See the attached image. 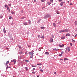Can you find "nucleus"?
Wrapping results in <instances>:
<instances>
[{"label": "nucleus", "instance_id": "f257e3e1", "mask_svg": "<svg viewBox=\"0 0 77 77\" xmlns=\"http://www.w3.org/2000/svg\"><path fill=\"white\" fill-rule=\"evenodd\" d=\"M29 54L30 55H31L30 58H33V52H29Z\"/></svg>", "mask_w": 77, "mask_h": 77}, {"label": "nucleus", "instance_id": "f03ea898", "mask_svg": "<svg viewBox=\"0 0 77 77\" xmlns=\"http://www.w3.org/2000/svg\"><path fill=\"white\" fill-rule=\"evenodd\" d=\"M68 30H61L59 31L60 33H62V32H68Z\"/></svg>", "mask_w": 77, "mask_h": 77}, {"label": "nucleus", "instance_id": "7ed1b4c3", "mask_svg": "<svg viewBox=\"0 0 77 77\" xmlns=\"http://www.w3.org/2000/svg\"><path fill=\"white\" fill-rule=\"evenodd\" d=\"M71 48H70L68 47L66 48V51H68V52H69V51H70V49Z\"/></svg>", "mask_w": 77, "mask_h": 77}, {"label": "nucleus", "instance_id": "20e7f679", "mask_svg": "<svg viewBox=\"0 0 77 77\" xmlns=\"http://www.w3.org/2000/svg\"><path fill=\"white\" fill-rule=\"evenodd\" d=\"M50 14L47 15L45 17H44L43 18H44V19H46V18H47V17H49V16H50Z\"/></svg>", "mask_w": 77, "mask_h": 77}, {"label": "nucleus", "instance_id": "39448f33", "mask_svg": "<svg viewBox=\"0 0 77 77\" xmlns=\"http://www.w3.org/2000/svg\"><path fill=\"white\" fill-rule=\"evenodd\" d=\"M11 62H14V64H15V63H16V60H11Z\"/></svg>", "mask_w": 77, "mask_h": 77}, {"label": "nucleus", "instance_id": "423d86ee", "mask_svg": "<svg viewBox=\"0 0 77 77\" xmlns=\"http://www.w3.org/2000/svg\"><path fill=\"white\" fill-rule=\"evenodd\" d=\"M23 24L25 26H26V25H28V24L27 23V22H25L23 23Z\"/></svg>", "mask_w": 77, "mask_h": 77}, {"label": "nucleus", "instance_id": "0eeeda50", "mask_svg": "<svg viewBox=\"0 0 77 77\" xmlns=\"http://www.w3.org/2000/svg\"><path fill=\"white\" fill-rule=\"evenodd\" d=\"M59 47L60 48H62V47H63V46H64V45H59Z\"/></svg>", "mask_w": 77, "mask_h": 77}, {"label": "nucleus", "instance_id": "6e6552de", "mask_svg": "<svg viewBox=\"0 0 77 77\" xmlns=\"http://www.w3.org/2000/svg\"><path fill=\"white\" fill-rule=\"evenodd\" d=\"M3 32L4 33H6V30L5 29V28H4L3 29Z\"/></svg>", "mask_w": 77, "mask_h": 77}, {"label": "nucleus", "instance_id": "1a4fd4ad", "mask_svg": "<svg viewBox=\"0 0 77 77\" xmlns=\"http://www.w3.org/2000/svg\"><path fill=\"white\" fill-rule=\"evenodd\" d=\"M61 39H65V36L63 35L61 37Z\"/></svg>", "mask_w": 77, "mask_h": 77}, {"label": "nucleus", "instance_id": "9d476101", "mask_svg": "<svg viewBox=\"0 0 77 77\" xmlns=\"http://www.w3.org/2000/svg\"><path fill=\"white\" fill-rule=\"evenodd\" d=\"M51 42H52L53 41V39L52 38H51L50 40Z\"/></svg>", "mask_w": 77, "mask_h": 77}, {"label": "nucleus", "instance_id": "9b49d317", "mask_svg": "<svg viewBox=\"0 0 77 77\" xmlns=\"http://www.w3.org/2000/svg\"><path fill=\"white\" fill-rule=\"evenodd\" d=\"M74 23H75V26H77V21H75Z\"/></svg>", "mask_w": 77, "mask_h": 77}, {"label": "nucleus", "instance_id": "f8f14e48", "mask_svg": "<svg viewBox=\"0 0 77 77\" xmlns=\"http://www.w3.org/2000/svg\"><path fill=\"white\" fill-rule=\"evenodd\" d=\"M54 27H56V24L55 23H54Z\"/></svg>", "mask_w": 77, "mask_h": 77}, {"label": "nucleus", "instance_id": "ddd939ff", "mask_svg": "<svg viewBox=\"0 0 77 77\" xmlns=\"http://www.w3.org/2000/svg\"><path fill=\"white\" fill-rule=\"evenodd\" d=\"M45 36L44 35H43L42 37H41V38L42 39H44Z\"/></svg>", "mask_w": 77, "mask_h": 77}, {"label": "nucleus", "instance_id": "4468645a", "mask_svg": "<svg viewBox=\"0 0 77 77\" xmlns=\"http://www.w3.org/2000/svg\"><path fill=\"white\" fill-rule=\"evenodd\" d=\"M70 36V34L69 33H68L66 35V36Z\"/></svg>", "mask_w": 77, "mask_h": 77}, {"label": "nucleus", "instance_id": "2eb2a0df", "mask_svg": "<svg viewBox=\"0 0 77 77\" xmlns=\"http://www.w3.org/2000/svg\"><path fill=\"white\" fill-rule=\"evenodd\" d=\"M28 21L29 22V24H32V22L30 20H28Z\"/></svg>", "mask_w": 77, "mask_h": 77}, {"label": "nucleus", "instance_id": "dca6fc26", "mask_svg": "<svg viewBox=\"0 0 77 77\" xmlns=\"http://www.w3.org/2000/svg\"><path fill=\"white\" fill-rule=\"evenodd\" d=\"M63 3L62 2H61V3L60 4V6H63Z\"/></svg>", "mask_w": 77, "mask_h": 77}, {"label": "nucleus", "instance_id": "f3484780", "mask_svg": "<svg viewBox=\"0 0 77 77\" xmlns=\"http://www.w3.org/2000/svg\"><path fill=\"white\" fill-rule=\"evenodd\" d=\"M53 50H55L56 51H58L59 49H58L55 48L54 49H53Z\"/></svg>", "mask_w": 77, "mask_h": 77}, {"label": "nucleus", "instance_id": "a211bd4d", "mask_svg": "<svg viewBox=\"0 0 77 77\" xmlns=\"http://www.w3.org/2000/svg\"><path fill=\"white\" fill-rule=\"evenodd\" d=\"M41 29H45V27H44L42 26L41 27Z\"/></svg>", "mask_w": 77, "mask_h": 77}, {"label": "nucleus", "instance_id": "6ab92c4d", "mask_svg": "<svg viewBox=\"0 0 77 77\" xmlns=\"http://www.w3.org/2000/svg\"><path fill=\"white\" fill-rule=\"evenodd\" d=\"M45 54H49V53L48 52H46L45 53Z\"/></svg>", "mask_w": 77, "mask_h": 77}, {"label": "nucleus", "instance_id": "aec40b11", "mask_svg": "<svg viewBox=\"0 0 77 77\" xmlns=\"http://www.w3.org/2000/svg\"><path fill=\"white\" fill-rule=\"evenodd\" d=\"M68 60V59L67 58H65L64 59V60L65 61V60Z\"/></svg>", "mask_w": 77, "mask_h": 77}, {"label": "nucleus", "instance_id": "412c9836", "mask_svg": "<svg viewBox=\"0 0 77 77\" xmlns=\"http://www.w3.org/2000/svg\"><path fill=\"white\" fill-rule=\"evenodd\" d=\"M11 14H14V13H15V12H14V11H12L11 12Z\"/></svg>", "mask_w": 77, "mask_h": 77}, {"label": "nucleus", "instance_id": "4be33fe9", "mask_svg": "<svg viewBox=\"0 0 77 77\" xmlns=\"http://www.w3.org/2000/svg\"><path fill=\"white\" fill-rule=\"evenodd\" d=\"M51 4V2H48V5H50Z\"/></svg>", "mask_w": 77, "mask_h": 77}, {"label": "nucleus", "instance_id": "5701e85b", "mask_svg": "<svg viewBox=\"0 0 77 77\" xmlns=\"http://www.w3.org/2000/svg\"><path fill=\"white\" fill-rule=\"evenodd\" d=\"M25 69L26 71H27L28 70V69L27 68V67H25Z\"/></svg>", "mask_w": 77, "mask_h": 77}, {"label": "nucleus", "instance_id": "b1692460", "mask_svg": "<svg viewBox=\"0 0 77 77\" xmlns=\"http://www.w3.org/2000/svg\"><path fill=\"white\" fill-rule=\"evenodd\" d=\"M3 18V16L2 15H0V18Z\"/></svg>", "mask_w": 77, "mask_h": 77}, {"label": "nucleus", "instance_id": "393cba45", "mask_svg": "<svg viewBox=\"0 0 77 77\" xmlns=\"http://www.w3.org/2000/svg\"><path fill=\"white\" fill-rule=\"evenodd\" d=\"M56 13H57V14H59V11H57Z\"/></svg>", "mask_w": 77, "mask_h": 77}, {"label": "nucleus", "instance_id": "a878e982", "mask_svg": "<svg viewBox=\"0 0 77 77\" xmlns=\"http://www.w3.org/2000/svg\"><path fill=\"white\" fill-rule=\"evenodd\" d=\"M50 2L51 3H53V0H51Z\"/></svg>", "mask_w": 77, "mask_h": 77}, {"label": "nucleus", "instance_id": "bb28decb", "mask_svg": "<svg viewBox=\"0 0 77 77\" xmlns=\"http://www.w3.org/2000/svg\"><path fill=\"white\" fill-rule=\"evenodd\" d=\"M72 42H75V41L73 39H72Z\"/></svg>", "mask_w": 77, "mask_h": 77}, {"label": "nucleus", "instance_id": "cd10ccee", "mask_svg": "<svg viewBox=\"0 0 77 77\" xmlns=\"http://www.w3.org/2000/svg\"><path fill=\"white\" fill-rule=\"evenodd\" d=\"M41 1L42 2H45V0H41Z\"/></svg>", "mask_w": 77, "mask_h": 77}, {"label": "nucleus", "instance_id": "c85d7f7f", "mask_svg": "<svg viewBox=\"0 0 77 77\" xmlns=\"http://www.w3.org/2000/svg\"><path fill=\"white\" fill-rule=\"evenodd\" d=\"M9 62V61H7L6 62V64H8V63Z\"/></svg>", "mask_w": 77, "mask_h": 77}, {"label": "nucleus", "instance_id": "c756f323", "mask_svg": "<svg viewBox=\"0 0 77 77\" xmlns=\"http://www.w3.org/2000/svg\"><path fill=\"white\" fill-rule=\"evenodd\" d=\"M9 19H10V20L12 19V17L10 16L9 17Z\"/></svg>", "mask_w": 77, "mask_h": 77}, {"label": "nucleus", "instance_id": "7c9ffc66", "mask_svg": "<svg viewBox=\"0 0 77 77\" xmlns=\"http://www.w3.org/2000/svg\"><path fill=\"white\" fill-rule=\"evenodd\" d=\"M64 53V52H63V51H62L61 52V54H63Z\"/></svg>", "mask_w": 77, "mask_h": 77}, {"label": "nucleus", "instance_id": "2f4dec72", "mask_svg": "<svg viewBox=\"0 0 77 77\" xmlns=\"http://www.w3.org/2000/svg\"><path fill=\"white\" fill-rule=\"evenodd\" d=\"M38 65H42V64L41 63H39V64H37Z\"/></svg>", "mask_w": 77, "mask_h": 77}, {"label": "nucleus", "instance_id": "473e14b6", "mask_svg": "<svg viewBox=\"0 0 77 77\" xmlns=\"http://www.w3.org/2000/svg\"><path fill=\"white\" fill-rule=\"evenodd\" d=\"M62 56V54H59V56Z\"/></svg>", "mask_w": 77, "mask_h": 77}, {"label": "nucleus", "instance_id": "72a5a7b5", "mask_svg": "<svg viewBox=\"0 0 77 77\" xmlns=\"http://www.w3.org/2000/svg\"><path fill=\"white\" fill-rule=\"evenodd\" d=\"M5 8H6V7H8V5H5Z\"/></svg>", "mask_w": 77, "mask_h": 77}, {"label": "nucleus", "instance_id": "f704fd0d", "mask_svg": "<svg viewBox=\"0 0 77 77\" xmlns=\"http://www.w3.org/2000/svg\"><path fill=\"white\" fill-rule=\"evenodd\" d=\"M32 67H36V66H33L32 65Z\"/></svg>", "mask_w": 77, "mask_h": 77}, {"label": "nucleus", "instance_id": "c9c22d12", "mask_svg": "<svg viewBox=\"0 0 77 77\" xmlns=\"http://www.w3.org/2000/svg\"><path fill=\"white\" fill-rule=\"evenodd\" d=\"M8 68H11V67H7L6 69H8Z\"/></svg>", "mask_w": 77, "mask_h": 77}, {"label": "nucleus", "instance_id": "e433bc0d", "mask_svg": "<svg viewBox=\"0 0 77 77\" xmlns=\"http://www.w3.org/2000/svg\"><path fill=\"white\" fill-rule=\"evenodd\" d=\"M42 72H43V70L41 69L40 70Z\"/></svg>", "mask_w": 77, "mask_h": 77}, {"label": "nucleus", "instance_id": "4c0bfd02", "mask_svg": "<svg viewBox=\"0 0 77 77\" xmlns=\"http://www.w3.org/2000/svg\"><path fill=\"white\" fill-rule=\"evenodd\" d=\"M54 74H55L56 75V74H57L56 72H54Z\"/></svg>", "mask_w": 77, "mask_h": 77}, {"label": "nucleus", "instance_id": "58836bf2", "mask_svg": "<svg viewBox=\"0 0 77 77\" xmlns=\"http://www.w3.org/2000/svg\"><path fill=\"white\" fill-rule=\"evenodd\" d=\"M23 10H22L21 11V12L22 13V14H23Z\"/></svg>", "mask_w": 77, "mask_h": 77}, {"label": "nucleus", "instance_id": "ea45409f", "mask_svg": "<svg viewBox=\"0 0 77 77\" xmlns=\"http://www.w3.org/2000/svg\"><path fill=\"white\" fill-rule=\"evenodd\" d=\"M52 38H54V36H53V35H52Z\"/></svg>", "mask_w": 77, "mask_h": 77}, {"label": "nucleus", "instance_id": "a19ab883", "mask_svg": "<svg viewBox=\"0 0 77 77\" xmlns=\"http://www.w3.org/2000/svg\"><path fill=\"white\" fill-rule=\"evenodd\" d=\"M45 8V6H44L43 7H42V9H44V8Z\"/></svg>", "mask_w": 77, "mask_h": 77}, {"label": "nucleus", "instance_id": "79ce46f5", "mask_svg": "<svg viewBox=\"0 0 77 77\" xmlns=\"http://www.w3.org/2000/svg\"><path fill=\"white\" fill-rule=\"evenodd\" d=\"M24 18L23 17H22V18H21V20H23V19H24Z\"/></svg>", "mask_w": 77, "mask_h": 77}, {"label": "nucleus", "instance_id": "37998d69", "mask_svg": "<svg viewBox=\"0 0 77 77\" xmlns=\"http://www.w3.org/2000/svg\"><path fill=\"white\" fill-rule=\"evenodd\" d=\"M77 36V34H76L75 35V37H76Z\"/></svg>", "mask_w": 77, "mask_h": 77}, {"label": "nucleus", "instance_id": "c03bdc74", "mask_svg": "<svg viewBox=\"0 0 77 77\" xmlns=\"http://www.w3.org/2000/svg\"><path fill=\"white\" fill-rule=\"evenodd\" d=\"M38 38H40V37H41V36H40V35H39L38 36Z\"/></svg>", "mask_w": 77, "mask_h": 77}, {"label": "nucleus", "instance_id": "a18cd8bd", "mask_svg": "<svg viewBox=\"0 0 77 77\" xmlns=\"http://www.w3.org/2000/svg\"><path fill=\"white\" fill-rule=\"evenodd\" d=\"M7 9L8 10L9 9V7L8 6L7 7Z\"/></svg>", "mask_w": 77, "mask_h": 77}, {"label": "nucleus", "instance_id": "49530a36", "mask_svg": "<svg viewBox=\"0 0 77 77\" xmlns=\"http://www.w3.org/2000/svg\"><path fill=\"white\" fill-rule=\"evenodd\" d=\"M25 61H26V62H29V60H25Z\"/></svg>", "mask_w": 77, "mask_h": 77}, {"label": "nucleus", "instance_id": "de8ad7c7", "mask_svg": "<svg viewBox=\"0 0 77 77\" xmlns=\"http://www.w3.org/2000/svg\"><path fill=\"white\" fill-rule=\"evenodd\" d=\"M70 5H72V3H70Z\"/></svg>", "mask_w": 77, "mask_h": 77}, {"label": "nucleus", "instance_id": "09e8293b", "mask_svg": "<svg viewBox=\"0 0 77 77\" xmlns=\"http://www.w3.org/2000/svg\"><path fill=\"white\" fill-rule=\"evenodd\" d=\"M72 43H70V45H71V46H72Z\"/></svg>", "mask_w": 77, "mask_h": 77}, {"label": "nucleus", "instance_id": "8fccbe9b", "mask_svg": "<svg viewBox=\"0 0 77 77\" xmlns=\"http://www.w3.org/2000/svg\"><path fill=\"white\" fill-rule=\"evenodd\" d=\"M8 6H11V4H9Z\"/></svg>", "mask_w": 77, "mask_h": 77}, {"label": "nucleus", "instance_id": "3c124183", "mask_svg": "<svg viewBox=\"0 0 77 77\" xmlns=\"http://www.w3.org/2000/svg\"><path fill=\"white\" fill-rule=\"evenodd\" d=\"M35 72H32V74H35Z\"/></svg>", "mask_w": 77, "mask_h": 77}, {"label": "nucleus", "instance_id": "603ef678", "mask_svg": "<svg viewBox=\"0 0 77 77\" xmlns=\"http://www.w3.org/2000/svg\"><path fill=\"white\" fill-rule=\"evenodd\" d=\"M59 2H61L62 0H59Z\"/></svg>", "mask_w": 77, "mask_h": 77}, {"label": "nucleus", "instance_id": "864d4df0", "mask_svg": "<svg viewBox=\"0 0 77 77\" xmlns=\"http://www.w3.org/2000/svg\"><path fill=\"white\" fill-rule=\"evenodd\" d=\"M37 77H39V75H37Z\"/></svg>", "mask_w": 77, "mask_h": 77}, {"label": "nucleus", "instance_id": "5fc2aeb1", "mask_svg": "<svg viewBox=\"0 0 77 77\" xmlns=\"http://www.w3.org/2000/svg\"><path fill=\"white\" fill-rule=\"evenodd\" d=\"M35 68H33V70H35Z\"/></svg>", "mask_w": 77, "mask_h": 77}, {"label": "nucleus", "instance_id": "6e6d98bb", "mask_svg": "<svg viewBox=\"0 0 77 77\" xmlns=\"http://www.w3.org/2000/svg\"><path fill=\"white\" fill-rule=\"evenodd\" d=\"M39 21H38L37 22L38 23H39Z\"/></svg>", "mask_w": 77, "mask_h": 77}, {"label": "nucleus", "instance_id": "4d7b16f0", "mask_svg": "<svg viewBox=\"0 0 77 77\" xmlns=\"http://www.w3.org/2000/svg\"><path fill=\"white\" fill-rule=\"evenodd\" d=\"M9 12H10V9H9Z\"/></svg>", "mask_w": 77, "mask_h": 77}, {"label": "nucleus", "instance_id": "13d9d810", "mask_svg": "<svg viewBox=\"0 0 77 77\" xmlns=\"http://www.w3.org/2000/svg\"><path fill=\"white\" fill-rule=\"evenodd\" d=\"M34 2H36V0H34Z\"/></svg>", "mask_w": 77, "mask_h": 77}, {"label": "nucleus", "instance_id": "bf43d9fd", "mask_svg": "<svg viewBox=\"0 0 77 77\" xmlns=\"http://www.w3.org/2000/svg\"><path fill=\"white\" fill-rule=\"evenodd\" d=\"M60 72V73H62V72L61 71Z\"/></svg>", "mask_w": 77, "mask_h": 77}, {"label": "nucleus", "instance_id": "052dcab7", "mask_svg": "<svg viewBox=\"0 0 77 77\" xmlns=\"http://www.w3.org/2000/svg\"><path fill=\"white\" fill-rule=\"evenodd\" d=\"M28 47H30V46L29 45L28 46Z\"/></svg>", "mask_w": 77, "mask_h": 77}, {"label": "nucleus", "instance_id": "680f3d73", "mask_svg": "<svg viewBox=\"0 0 77 77\" xmlns=\"http://www.w3.org/2000/svg\"><path fill=\"white\" fill-rule=\"evenodd\" d=\"M66 53H68V52H66Z\"/></svg>", "mask_w": 77, "mask_h": 77}, {"label": "nucleus", "instance_id": "e2e57ef3", "mask_svg": "<svg viewBox=\"0 0 77 77\" xmlns=\"http://www.w3.org/2000/svg\"><path fill=\"white\" fill-rule=\"evenodd\" d=\"M41 20L40 19L39 21H41Z\"/></svg>", "mask_w": 77, "mask_h": 77}, {"label": "nucleus", "instance_id": "0e129e2a", "mask_svg": "<svg viewBox=\"0 0 77 77\" xmlns=\"http://www.w3.org/2000/svg\"><path fill=\"white\" fill-rule=\"evenodd\" d=\"M19 48H21V46H20Z\"/></svg>", "mask_w": 77, "mask_h": 77}, {"label": "nucleus", "instance_id": "69168bd1", "mask_svg": "<svg viewBox=\"0 0 77 77\" xmlns=\"http://www.w3.org/2000/svg\"><path fill=\"white\" fill-rule=\"evenodd\" d=\"M63 3H65V2H63Z\"/></svg>", "mask_w": 77, "mask_h": 77}, {"label": "nucleus", "instance_id": "338daca9", "mask_svg": "<svg viewBox=\"0 0 77 77\" xmlns=\"http://www.w3.org/2000/svg\"><path fill=\"white\" fill-rule=\"evenodd\" d=\"M68 3H69V1H68Z\"/></svg>", "mask_w": 77, "mask_h": 77}, {"label": "nucleus", "instance_id": "774afa93", "mask_svg": "<svg viewBox=\"0 0 77 77\" xmlns=\"http://www.w3.org/2000/svg\"><path fill=\"white\" fill-rule=\"evenodd\" d=\"M7 49H8V48H7Z\"/></svg>", "mask_w": 77, "mask_h": 77}]
</instances>
